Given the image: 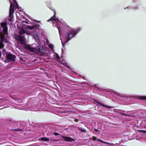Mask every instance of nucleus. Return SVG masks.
<instances>
[{"mask_svg": "<svg viewBox=\"0 0 146 146\" xmlns=\"http://www.w3.org/2000/svg\"><path fill=\"white\" fill-rule=\"evenodd\" d=\"M62 137L64 138V140L65 141H73L75 140V139L68 137L63 136Z\"/></svg>", "mask_w": 146, "mask_h": 146, "instance_id": "obj_10", "label": "nucleus"}, {"mask_svg": "<svg viewBox=\"0 0 146 146\" xmlns=\"http://www.w3.org/2000/svg\"><path fill=\"white\" fill-rule=\"evenodd\" d=\"M53 134L55 136H57L58 135H60V133L56 132H54Z\"/></svg>", "mask_w": 146, "mask_h": 146, "instance_id": "obj_17", "label": "nucleus"}, {"mask_svg": "<svg viewBox=\"0 0 146 146\" xmlns=\"http://www.w3.org/2000/svg\"><path fill=\"white\" fill-rule=\"evenodd\" d=\"M98 104H100V105L104 107H106V108H109V109H110V108H112V107H110V106H108L106 105H105V104H102L101 103H100V102H98L96 100H95V101Z\"/></svg>", "mask_w": 146, "mask_h": 146, "instance_id": "obj_11", "label": "nucleus"}, {"mask_svg": "<svg viewBox=\"0 0 146 146\" xmlns=\"http://www.w3.org/2000/svg\"><path fill=\"white\" fill-rule=\"evenodd\" d=\"M7 32V28L6 23H0V49L4 47V43L7 42L5 35Z\"/></svg>", "mask_w": 146, "mask_h": 146, "instance_id": "obj_1", "label": "nucleus"}, {"mask_svg": "<svg viewBox=\"0 0 146 146\" xmlns=\"http://www.w3.org/2000/svg\"><path fill=\"white\" fill-rule=\"evenodd\" d=\"M50 47L51 48H52V46H50Z\"/></svg>", "mask_w": 146, "mask_h": 146, "instance_id": "obj_32", "label": "nucleus"}, {"mask_svg": "<svg viewBox=\"0 0 146 146\" xmlns=\"http://www.w3.org/2000/svg\"><path fill=\"white\" fill-rule=\"evenodd\" d=\"M40 139L42 141H47L49 140V139H48L45 137L41 138H40Z\"/></svg>", "mask_w": 146, "mask_h": 146, "instance_id": "obj_15", "label": "nucleus"}, {"mask_svg": "<svg viewBox=\"0 0 146 146\" xmlns=\"http://www.w3.org/2000/svg\"><path fill=\"white\" fill-rule=\"evenodd\" d=\"M36 28V27H35L34 26H27V28L28 29H35V28Z\"/></svg>", "mask_w": 146, "mask_h": 146, "instance_id": "obj_13", "label": "nucleus"}, {"mask_svg": "<svg viewBox=\"0 0 146 146\" xmlns=\"http://www.w3.org/2000/svg\"><path fill=\"white\" fill-rule=\"evenodd\" d=\"M111 92L113 94V95L114 96H117L122 98H132L134 99L146 100V96H123L121 95L118 92L114 90H112Z\"/></svg>", "mask_w": 146, "mask_h": 146, "instance_id": "obj_6", "label": "nucleus"}, {"mask_svg": "<svg viewBox=\"0 0 146 146\" xmlns=\"http://www.w3.org/2000/svg\"><path fill=\"white\" fill-rule=\"evenodd\" d=\"M1 52L0 51V57L1 58Z\"/></svg>", "mask_w": 146, "mask_h": 146, "instance_id": "obj_27", "label": "nucleus"}, {"mask_svg": "<svg viewBox=\"0 0 146 146\" xmlns=\"http://www.w3.org/2000/svg\"><path fill=\"white\" fill-rule=\"evenodd\" d=\"M79 129L82 132H85L86 131V130L84 129H82L81 128Z\"/></svg>", "mask_w": 146, "mask_h": 146, "instance_id": "obj_19", "label": "nucleus"}, {"mask_svg": "<svg viewBox=\"0 0 146 146\" xmlns=\"http://www.w3.org/2000/svg\"><path fill=\"white\" fill-rule=\"evenodd\" d=\"M59 112L62 113H65L67 112H70V110H68V111H65L64 110H60L58 111Z\"/></svg>", "mask_w": 146, "mask_h": 146, "instance_id": "obj_14", "label": "nucleus"}, {"mask_svg": "<svg viewBox=\"0 0 146 146\" xmlns=\"http://www.w3.org/2000/svg\"><path fill=\"white\" fill-rule=\"evenodd\" d=\"M143 134L142 132L141 133L140 132H138L136 134L134 133L133 135L132 139L138 140H140L142 137V135Z\"/></svg>", "mask_w": 146, "mask_h": 146, "instance_id": "obj_7", "label": "nucleus"}, {"mask_svg": "<svg viewBox=\"0 0 146 146\" xmlns=\"http://www.w3.org/2000/svg\"><path fill=\"white\" fill-rule=\"evenodd\" d=\"M121 113L123 115H125L126 116H131V115H127V114H125V113Z\"/></svg>", "mask_w": 146, "mask_h": 146, "instance_id": "obj_22", "label": "nucleus"}, {"mask_svg": "<svg viewBox=\"0 0 146 146\" xmlns=\"http://www.w3.org/2000/svg\"><path fill=\"white\" fill-rule=\"evenodd\" d=\"M17 125L18 126H21L20 128L12 129V130L15 131H25L26 130V129L25 128V127L24 128H23V126L21 125V123H17Z\"/></svg>", "mask_w": 146, "mask_h": 146, "instance_id": "obj_9", "label": "nucleus"}, {"mask_svg": "<svg viewBox=\"0 0 146 146\" xmlns=\"http://www.w3.org/2000/svg\"><path fill=\"white\" fill-rule=\"evenodd\" d=\"M50 9L52 11H54V16L51 18L50 19L47 20V21L48 22L51 21H54L53 22V27H57L58 30V32L59 33V34L60 36V31L61 30L60 29V27L59 26V23L61 22L60 21H59L58 18H56L55 16L56 13L55 11L53 9Z\"/></svg>", "mask_w": 146, "mask_h": 146, "instance_id": "obj_5", "label": "nucleus"}, {"mask_svg": "<svg viewBox=\"0 0 146 146\" xmlns=\"http://www.w3.org/2000/svg\"><path fill=\"white\" fill-rule=\"evenodd\" d=\"M97 140L99 142H101L102 143H105V144H108L109 145H110L111 144L110 143H108V142L103 141L100 139H97Z\"/></svg>", "mask_w": 146, "mask_h": 146, "instance_id": "obj_12", "label": "nucleus"}, {"mask_svg": "<svg viewBox=\"0 0 146 146\" xmlns=\"http://www.w3.org/2000/svg\"><path fill=\"white\" fill-rule=\"evenodd\" d=\"M5 49H3V52H4V51H5Z\"/></svg>", "mask_w": 146, "mask_h": 146, "instance_id": "obj_28", "label": "nucleus"}, {"mask_svg": "<svg viewBox=\"0 0 146 146\" xmlns=\"http://www.w3.org/2000/svg\"><path fill=\"white\" fill-rule=\"evenodd\" d=\"M99 89H100V91H104L106 90H105L104 89H103L102 88H100Z\"/></svg>", "mask_w": 146, "mask_h": 146, "instance_id": "obj_23", "label": "nucleus"}, {"mask_svg": "<svg viewBox=\"0 0 146 146\" xmlns=\"http://www.w3.org/2000/svg\"><path fill=\"white\" fill-rule=\"evenodd\" d=\"M84 84H85V82H83V83Z\"/></svg>", "mask_w": 146, "mask_h": 146, "instance_id": "obj_31", "label": "nucleus"}, {"mask_svg": "<svg viewBox=\"0 0 146 146\" xmlns=\"http://www.w3.org/2000/svg\"><path fill=\"white\" fill-rule=\"evenodd\" d=\"M77 120L76 119H75V121H77Z\"/></svg>", "mask_w": 146, "mask_h": 146, "instance_id": "obj_29", "label": "nucleus"}, {"mask_svg": "<svg viewBox=\"0 0 146 146\" xmlns=\"http://www.w3.org/2000/svg\"><path fill=\"white\" fill-rule=\"evenodd\" d=\"M20 35H15L14 37L16 40H18L21 44H24L26 42V39L25 36L27 35L28 34L23 28H21L20 32Z\"/></svg>", "mask_w": 146, "mask_h": 146, "instance_id": "obj_4", "label": "nucleus"}, {"mask_svg": "<svg viewBox=\"0 0 146 146\" xmlns=\"http://www.w3.org/2000/svg\"><path fill=\"white\" fill-rule=\"evenodd\" d=\"M10 3V6L9 11H12V0H9Z\"/></svg>", "mask_w": 146, "mask_h": 146, "instance_id": "obj_16", "label": "nucleus"}, {"mask_svg": "<svg viewBox=\"0 0 146 146\" xmlns=\"http://www.w3.org/2000/svg\"><path fill=\"white\" fill-rule=\"evenodd\" d=\"M63 52H64L63 49V48H62V53H61V54H62L63 53Z\"/></svg>", "mask_w": 146, "mask_h": 146, "instance_id": "obj_25", "label": "nucleus"}, {"mask_svg": "<svg viewBox=\"0 0 146 146\" xmlns=\"http://www.w3.org/2000/svg\"><path fill=\"white\" fill-rule=\"evenodd\" d=\"M22 99H17V101L18 102H21V101H22Z\"/></svg>", "mask_w": 146, "mask_h": 146, "instance_id": "obj_21", "label": "nucleus"}, {"mask_svg": "<svg viewBox=\"0 0 146 146\" xmlns=\"http://www.w3.org/2000/svg\"><path fill=\"white\" fill-rule=\"evenodd\" d=\"M81 30V28L80 27H78L76 29H73L69 31L67 33L66 35V41L64 42H63L62 39L61 42L62 45L63 47H64V44L67 42L68 41L71 40L72 38L79 33Z\"/></svg>", "mask_w": 146, "mask_h": 146, "instance_id": "obj_3", "label": "nucleus"}, {"mask_svg": "<svg viewBox=\"0 0 146 146\" xmlns=\"http://www.w3.org/2000/svg\"><path fill=\"white\" fill-rule=\"evenodd\" d=\"M126 8H125L124 9H126Z\"/></svg>", "mask_w": 146, "mask_h": 146, "instance_id": "obj_33", "label": "nucleus"}, {"mask_svg": "<svg viewBox=\"0 0 146 146\" xmlns=\"http://www.w3.org/2000/svg\"><path fill=\"white\" fill-rule=\"evenodd\" d=\"M36 42L38 44L36 47L34 48L27 46V49L30 51L34 53L39 52L41 54H44L45 52L43 48L44 42V41L40 42L39 40H38Z\"/></svg>", "mask_w": 146, "mask_h": 146, "instance_id": "obj_2", "label": "nucleus"}, {"mask_svg": "<svg viewBox=\"0 0 146 146\" xmlns=\"http://www.w3.org/2000/svg\"><path fill=\"white\" fill-rule=\"evenodd\" d=\"M93 139L94 140H95L96 139V138L95 137H93Z\"/></svg>", "mask_w": 146, "mask_h": 146, "instance_id": "obj_24", "label": "nucleus"}, {"mask_svg": "<svg viewBox=\"0 0 146 146\" xmlns=\"http://www.w3.org/2000/svg\"><path fill=\"white\" fill-rule=\"evenodd\" d=\"M82 78L83 79H84V77H83Z\"/></svg>", "mask_w": 146, "mask_h": 146, "instance_id": "obj_30", "label": "nucleus"}, {"mask_svg": "<svg viewBox=\"0 0 146 146\" xmlns=\"http://www.w3.org/2000/svg\"><path fill=\"white\" fill-rule=\"evenodd\" d=\"M94 130L96 131H98V130L96 129H95Z\"/></svg>", "mask_w": 146, "mask_h": 146, "instance_id": "obj_26", "label": "nucleus"}, {"mask_svg": "<svg viewBox=\"0 0 146 146\" xmlns=\"http://www.w3.org/2000/svg\"><path fill=\"white\" fill-rule=\"evenodd\" d=\"M55 56H56V58L58 59H59V55H58V54H55Z\"/></svg>", "mask_w": 146, "mask_h": 146, "instance_id": "obj_20", "label": "nucleus"}, {"mask_svg": "<svg viewBox=\"0 0 146 146\" xmlns=\"http://www.w3.org/2000/svg\"><path fill=\"white\" fill-rule=\"evenodd\" d=\"M15 55L11 54H9L7 55V58L10 62L15 61Z\"/></svg>", "mask_w": 146, "mask_h": 146, "instance_id": "obj_8", "label": "nucleus"}, {"mask_svg": "<svg viewBox=\"0 0 146 146\" xmlns=\"http://www.w3.org/2000/svg\"><path fill=\"white\" fill-rule=\"evenodd\" d=\"M19 61H20V62L21 63L23 64V63L24 60L22 58H20Z\"/></svg>", "mask_w": 146, "mask_h": 146, "instance_id": "obj_18", "label": "nucleus"}]
</instances>
